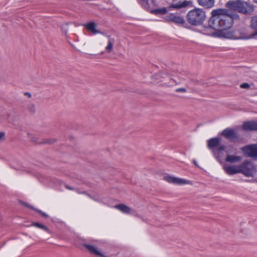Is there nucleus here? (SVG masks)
I'll return each instance as SVG.
<instances>
[{
	"label": "nucleus",
	"instance_id": "f257e3e1",
	"mask_svg": "<svg viewBox=\"0 0 257 257\" xmlns=\"http://www.w3.org/2000/svg\"><path fill=\"white\" fill-rule=\"evenodd\" d=\"M239 16L231 13L228 9H218L211 12V17L208 21L209 27L204 30L206 35L229 39H249L257 35V33L247 35L241 29H231L233 20Z\"/></svg>",
	"mask_w": 257,
	"mask_h": 257
},
{
	"label": "nucleus",
	"instance_id": "f03ea898",
	"mask_svg": "<svg viewBox=\"0 0 257 257\" xmlns=\"http://www.w3.org/2000/svg\"><path fill=\"white\" fill-rule=\"evenodd\" d=\"M205 18V12L199 8L190 11L187 15V21L188 23L192 26L202 25Z\"/></svg>",
	"mask_w": 257,
	"mask_h": 257
},
{
	"label": "nucleus",
	"instance_id": "7ed1b4c3",
	"mask_svg": "<svg viewBox=\"0 0 257 257\" xmlns=\"http://www.w3.org/2000/svg\"><path fill=\"white\" fill-rule=\"evenodd\" d=\"M239 173L247 177H253L256 173V166L251 162L245 161L239 165Z\"/></svg>",
	"mask_w": 257,
	"mask_h": 257
},
{
	"label": "nucleus",
	"instance_id": "20e7f679",
	"mask_svg": "<svg viewBox=\"0 0 257 257\" xmlns=\"http://www.w3.org/2000/svg\"><path fill=\"white\" fill-rule=\"evenodd\" d=\"M221 135L231 141H235L239 138V136L237 132L231 128L224 130L221 133Z\"/></svg>",
	"mask_w": 257,
	"mask_h": 257
},
{
	"label": "nucleus",
	"instance_id": "39448f33",
	"mask_svg": "<svg viewBox=\"0 0 257 257\" xmlns=\"http://www.w3.org/2000/svg\"><path fill=\"white\" fill-rule=\"evenodd\" d=\"M225 146L221 145L220 146L217 148L216 149H214L213 150H212V152L213 153L214 157L220 163H222L223 162V158L225 156Z\"/></svg>",
	"mask_w": 257,
	"mask_h": 257
},
{
	"label": "nucleus",
	"instance_id": "423d86ee",
	"mask_svg": "<svg viewBox=\"0 0 257 257\" xmlns=\"http://www.w3.org/2000/svg\"><path fill=\"white\" fill-rule=\"evenodd\" d=\"M254 11V6L247 2H241L239 12L244 14H250Z\"/></svg>",
	"mask_w": 257,
	"mask_h": 257
},
{
	"label": "nucleus",
	"instance_id": "0eeeda50",
	"mask_svg": "<svg viewBox=\"0 0 257 257\" xmlns=\"http://www.w3.org/2000/svg\"><path fill=\"white\" fill-rule=\"evenodd\" d=\"M164 19L168 22H173L176 24L181 25L185 23L184 19L180 16H176L173 14H170L165 17Z\"/></svg>",
	"mask_w": 257,
	"mask_h": 257
},
{
	"label": "nucleus",
	"instance_id": "6e6552de",
	"mask_svg": "<svg viewBox=\"0 0 257 257\" xmlns=\"http://www.w3.org/2000/svg\"><path fill=\"white\" fill-rule=\"evenodd\" d=\"M244 153L249 157L257 158V145L246 146L242 149Z\"/></svg>",
	"mask_w": 257,
	"mask_h": 257
},
{
	"label": "nucleus",
	"instance_id": "1a4fd4ad",
	"mask_svg": "<svg viewBox=\"0 0 257 257\" xmlns=\"http://www.w3.org/2000/svg\"><path fill=\"white\" fill-rule=\"evenodd\" d=\"M164 179L169 183H172L178 185L187 184L189 183V181L188 180L171 176H165L164 177Z\"/></svg>",
	"mask_w": 257,
	"mask_h": 257
},
{
	"label": "nucleus",
	"instance_id": "9d476101",
	"mask_svg": "<svg viewBox=\"0 0 257 257\" xmlns=\"http://www.w3.org/2000/svg\"><path fill=\"white\" fill-rule=\"evenodd\" d=\"M223 169L225 173L229 175H232L239 173L238 165H226L223 166Z\"/></svg>",
	"mask_w": 257,
	"mask_h": 257
},
{
	"label": "nucleus",
	"instance_id": "9b49d317",
	"mask_svg": "<svg viewBox=\"0 0 257 257\" xmlns=\"http://www.w3.org/2000/svg\"><path fill=\"white\" fill-rule=\"evenodd\" d=\"M241 2L242 1L241 0L229 1L226 4V7L230 10L239 12Z\"/></svg>",
	"mask_w": 257,
	"mask_h": 257
},
{
	"label": "nucleus",
	"instance_id": "f8f14e48",
	"mask_svg": "<svg viewBox=\"0 0 257 257\" xmlns=\"http://www.w3.org/2000/svg\"><path fill=\"white\" fill-rule=\"evenodd\" d=\"M220 142L221 139L220 138H212L207 141V146L209 149L213 150L221 145Z\"/></svg>",
	"mask_w": 257,
	"mask_h": 257
},
{
	"label": "nucleus",
	"instance_id": "ddd939ff",
	"mask_svg": "<svg viewBox=\"0 0 257 257\" xmlns=\"http://www.w3.org/2000/svg\"><path fill=\"white\" fill-rule=\"evenodd\" d=\"M242 128L245 131H257V121L244 122L242 125Z\"/></svg>",
	"mask_w": 257,
	"mask_h": 257
},
{
	"label": "nucleus",
	"instance_id": "4468645a",
	"mask_svg": "<svg viewBox=\"0 0 257 257\" xmlns=\"http://www.w3.org/2000/svg\"><path fill=\"white\" fill-rule=\"evenodd\" d=\"M84 26L88 31H90L93 34H102L100 31L97 30V24L94 22H91Z\"/></svg>",
	"mask_w": 257,
	"mask_h": 257
},
{
	"label": "nucleus",
	"instance_id": "2eb2a0df",
	"mask_svg": "<svg viewBox=\"0 0 257 257\" xmlns=\"http://www.w3.org/2000/svg\"><path fill=\"white\" fill-rule=\"evenodd\" d=\"M84 246L86 247V248L90 251V253H93L97 256L104 257V255L102 254L95 246L88 244H84Z\"/></svg>",
	"mask_w": 257,
	"mask_h": 257
},
{
	"label": "nucleus",
	"instance_id": "dca6fc26",
	"mask_svg": "<svg viewBox=\"0 0 257 257\" xmlns=\"http://www.w3.org/2000/svg\"><path fill=\"white\" fill-rule=\"evenodd\" d=\"M242 157L239 156L230 155H227L225 161L230 163H235L241 161Z\"/></svg>",
	"mask_w": 257,
	"mask_h": 257
},
{
	"label": "nucleus",
	"instance_id": "f3484780",
	"mask_svg": "<svg viewBox=\"0 0 257 257\" xmlns=\"http://www.w3.org/2000/svg\"><path fill=\"white\" fill-rule=\"evenodd\" d=\"M114 207L125 214L131 213L132 210L130 207L123 204H119L116 205L114 206Z\"/></svg>",
	"mask_w": 257,
	"mask_h": 257
},
{
	"label": "nucleus",
	"instance_id": "a211bd4d",
	"mask_svg": "<svg viewBox=\"0 0 257 257\" xmlns=\"http://www.w3.org/2000/svg\"><path fill=\"white\" fill-rule=\"evenodd\" d=\"M198 3L206 8L212 7L214 5V0H198Z\"/></svg>",
	"mask_w": 257,
	"mask_h": 257
},
{
	"label": "nucleus",
	"instance_id": "6ab92c4d",
	"mask_svg": "<svg viewBox=\"0 0 257 257\" xmlns=\"http://www.w3.org/2000/svg\"><path fill=\"white\" fill-rule=\"evenodd\" d=\"M168 11V10L167 8L164 7L160 9L153 10L151 11V13L155 15H164L166 14Z\"/></svg>",
	"mask_w": 257,
	"mask_h": 257
},
{
	"label": "nucleus",
	"instance_id": "aec40b11",
	"mask_svg": "<svg viewBox=\"0 0 257 257\" xmlns=\"http://www.w3.org/2000/svg\"><path fill=\"white\" fill-rule=\"evenodd\" d=\"M21 203L23 205H25V206H26L30 209H32L33 210H34L36 211L37 212L40 213V214H42V215L43 216H44L45 217H47L48 216V215L46 214L45 213L42 212L41 210L35 208L33 206H31V205H30L26 203L23 202H21Z\"/></svg>",
	"mask_w": 257,
	"mask_h": 257
},
{
	"label": "nucleus",
	"instance_id": "412c9836",
	"mask_svg": "<svg viewBox=\"0 0 257 257\" xmlns=\"http://www.w3.org/2000/svg\"><path fill=\"white\" fill-rule=\"evenodd\" d=\"M109 40L108 41L107 46L106 47L105 49L108 51V52H110L113 48V44L114 43V39L113 38H110L109 36Z\"/></svg>",
	"mask_w": 257,
	"mask_h": 257
},
{
	"label": "nucleus",
	"instance_id": "4be33fe9",
	"mask_svg": "<svg viewBox=\"0 0 257 257\" xmlns=\"http://www.w3.org/2000/svg\"><path fill=\"white\" fill-rule=\"evenodd\" d=\"M250 26L252 29L257 30V15L251 18Z\"/></svg>",
	"mask_w": 257,
	"mask_h": 257
},
{
	"label": "nucleus",
	"instance_id": "5701e85b",
	"mask_svg": "<svg viewBox=\"0 0 257 257\" xmlns=\"http://www.w3.org/2000/svg\"><path fill=\"white\" fill-rule=\"evenodd\" d=\"M33 225L37 227L38 228H40L41 229H44L45 231L49 232V229L44 225H43L41 223H38V222H35L33 223Z\"/></svg>",
	"mask_w": 257,
	"mask_h": 257
},
{
	"label": "nucleus",
	"instance_id": "b1692460",
	"mask_svg": "<svg viewBox=\"0 0 257 257\" xmlns=\"http://www.w3.org/2000/svg\"><path fill=\"white\" fill-rule=\"evenodd\" d=\"M185 5L182 4L181 2H179L176 4H172L170 6V8H174V9H180L181 8L185 7Z\"/></svg>",
	"mask_w": 257,
	"mask_h": 257
},
{
	"label": "nucleus",
	"instance_id": "393cba45",
	"mask_svg": "<svg viewBox=\"0 0 257 257\" xmlns=\"http://www.w3.org/2000/svg\"><path fill=\"white\" fill-rule=\"evenodd\" d=\"M28 135L31 141L34 143H38V138L37 136L29 134Z\"/></svg>",
	"mask_w": 257,
	"mask_h": 257
},
{
	"label": "nucleus",
	"instance_id": "a878e982",
	"mask_svg": "<svg viewBox=\"0 0 257 257\" xmlns=\"http://www.w3.org/2000/svg\"><path fill=\"white\" fill-rule=\"evenodd\" d=\"M61 29L63 33L66 34L68 31V25L67 24H64L61 26Z\"/></svg>",
	"mask_w": 257,
	"mask_h": 257
},
{
	"label": "nucleus",
	"instance_id": "bb28decb",
	"mask_svg": "<svg viewBox=\"0 0 257 257\" xmlns=\"http://www.w3.org/2000/svg\"><path fill=\"white\" fill-rule=\"evenodd\" d=\"M240 86L241 88L244 89H248L250 87V85L247 83H243Z\"/></svg>",
	"mask_w": 257,
	"mask_h": 257
},
{
	"label": "nucleus",
	"instance_id": "cd10ccee",
	"mask_svg": "<svg viewBox=\"0 0 257 257\" xmlns=\"http://www.w3.org/2000/svg\"><path fill=\"white\" fill-rule=\"evenodd\" d=\"M5 139V133L4 132H0V142Z\"/></svg>",
	"mask_w": 257,
	"mask_h": 257
},
{
	"label": "nucleus",
	"instance_id": "c85d7f7f",
	"mask_svg": "<svg viewBox=\"0 0 257 257\" xmlns=\"http://www.w3.org/2000/svg\"><path fill=\"white\" fill-rule=\"evenodd\" d=\"M176 91L177 92H186L187 91V90L184 88H178L176 90Z\"/></svg>",
	"mask_w": 257,
	"mask_h": 257
},
{
	"label": "nucleus",
	"instance_id": "c756f323",
	"mask_svg": "<svg viewBox=\"0 0 257 257\" xmlns=\"http://www.w3.org/2000/svg\"><path fill=\"white\" fill-rule=\"evenodd\" d=\"M148 0H142V4L144 7H147L148 6Z\"/></svg>",
	"mask_w": 257,
	"mask_h": 257
},
{
	"label": "nucleus",
	"instance_id": "7c9ffc66",
	"mask_svg": "<svg viewBox=\"0 0 257 257\" xmlns=\"http://www.w3.org/2000/svg\"><path fill=\"white\" fill-rule=\"evenodd\" d=\"M54 141L53 140H47L46 141L43 142L44 144H52Z\"/></svg>",
	"mask_w": 257,
	"mask_h": 257
},
{
	"label": "nucleus",
	"instance_id": "2f4dec72",
	"mask_svg": "<svg viewBox=\"0 0 257 257\" xmlns=\"http://www.w3.org/2000/svg\"><path fill=\"white\" fill-rule=\"evenodd\" d=\"M171 82L168 84V86H172L175 83V81L174 80H171Z\"/></svg>",
	"mask_w": 257,
	"mask_h": 257
},
{
	"label": "nucleus",
	"instance_id": "473e14b6",
	"mask_svg": "<svg viewBox=\"0 0 257 257\" xmlns=\"http://www.w3.org/2000/svg\"><path fill=\"white\" fill-rule=\"evenodd\" d=\"M25 95L28 96L29 98L31 97L32 96L31 94L29 92H25Z\"/></svg>",
	"mask_w": 257,
	"mask_h": 257
},
{
	"label": "nucleus",
	"instance_id": "72a5a7b5",
	"mask_svg": "<svg viewBox=\"0 0 257 257\" xmlns=\"http://www.w3.org/2000/svg\"><path fill=\"white\" fill-rule=\"evenodd\" d=\"M193 163L194 164V165L196 166H198V165L196 162V161L195 160H193Z\"/></svg>",
	"mask_w": 257,
	"mask_h": 257
},
{
	"label": "nucleus",
	"instance_id": "f704fd0d",
	"mask_svg": "<svg viewBox=\"0 0 257 257\" xmlns=\"http://www.w3.org/2000/svg\"><path fill=\"white\" fill-rule=\"evenodd\" d=\"M66 188L69 190H73V189L72 188H71L70 187H69L68 186H66Z\"/></svg>",
	"mask_w": 257,
	"mask_h": 257
},
{
	"label": "nucleus",
	"instance_id": "c9c22d12",
	"mask_svg": "<svg viewBox=\"0 0 257 257\" xmlns=\"http://www.w3.org/2000/svg\"><path fill=\"white\" fill-rule=\"evenodd\" d=\"M253 2L254 3L257 4V0H253Z\"/></svg>",
	"mask_w": 257,
	"mask_h": 257
}]
</instances>
